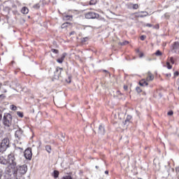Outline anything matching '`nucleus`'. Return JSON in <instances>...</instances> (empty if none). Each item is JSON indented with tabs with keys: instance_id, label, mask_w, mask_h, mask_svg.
Listing matches in <instances>:
<instances>
[{
	"instance_id": "39",
	"label": "nucleus",
	"mask_w": 179,
	"mask_h": 179,
	"mask_svg": "<svg viewBox=\"0 0 179 179\" xmlns=\"http://www.w3.org/2000/svg\"><path fill=\"white\" fill-rule=\"evenodd\" d=\"M139 57H140V58H142V57H143V52H141V53L139 54Z\"/></svg>"
},
{
	"instance_id": "4",
	"label": "nucleus",
	"mask_w": 179,
	"mask_h": 179,
	"mask_svg": "<svg viewBox=\"0 0 179 179\" xmlns=\"http://www.w3.org/2000/svg\"><path fill=\"white\" fill-rule=\"evenodd\" d=\"M17 173L20 174H26L27 173V165L24 164L22 166H17Z\"/></svg>"
},
{
	"instance_id": "7",
	"label": "nucleus",
	"mask_w": 179,
	"mask_h": 179,
	"mask_svg": "<svg viewBox=\"0 0 179 179\" xmlns=\"http://www.w3.org/2000/svg\"><path fill=\"white\" fill-rule=\"evenodd\" d=\"M172 52H175V54H179V43L175 42L172 46Z\"/></svg>"
},
{
	"instance_id": "15",
	"label": "nucleus",
	"mask_w": 179,
	"mask_h": 179,
	"mask_svg": "<svg viewBox=\"0 0 179 179\" xmlns=\"http://www.w3.org/2000/svg\"><path fill=\"white\" fill-rule=\"evenodd\" d=\"M21 12L23 15H27V13H29V8H27V7H23Z\"/></svg>"
},
{
	"instance_id": "1",
	"label": "nucleus",
	"mask_w": 179,
	"mask_h": 179,
	"mask_svg": "<svg viewBox=\"0 0 179 179\" xmlns=\"http://www.w3.org/2000/svg\"><path fill=\"white\" fill-rule=\"evenodd\" d=\"M3 124L6 129H9L12 126V115L9 113H6L3 115Z\"/></svg>"
},
{
	"instance_id": "14",
	"label": "nucleus",
	"mask_w": 179,
	"mask_h": 179,
	"mask_svg": "<svg viewBox=\"0 0 179 179\" xmlns=\"http://www.w3.org/2000/svg\"><path fill=\"white\" fill-rule=\"evenodd\" d=\"M140 86H148L149 85L147 82L146 80L143 79L139 82Z\"/></svg>"
},
{
	"instance_id": "23",
	"label": "nucleus",
	"mask_w": 179,
	"mask_h": 179,
	"mask_svg": "<svg viewBox=\"0 0 179 179\" xmlns=\"http://www.w3.org/2000/svg\"><path fill=\"white\" fill-rule=\"evenodd\" d=\"M66 57V53H63L62 57H60V59L64 61Z\"/></svg>"
},
{
	"instance_id": "38",
	"label": "nucleus",
	"mask_w": 179,
	"mask_h": 179,
	"mask_svg": "<svg viewBox=\"0 0 179 179\" xmlns=\"http://www.w3.org/2000/svg\"><path fill=\"white\" fill-rule=\"evenodd\" d=\"M86 38H83L82 40H81V41H82L83 43H85V41H86Z\"/></svg>"
},
{
	"instance_id": "43",
	"label": "nucleus",
	"mask_w": 179,
	"mask_h": 179,
	"mask_svg": "<svg viewBox=\"0 0 179 179\" xmlns=\"http://www.w3.org/2000/svg\"><path fill=\"white\" fill-rule=\"evenodd\" d=\"M2 177V171L0 170V178Z\"/></svg>"
},
{
	"instance_id": "5",
	"label": "nucleus",
	"mask_w": 179,
	"mask_h": 179,
	"mask_svg": "<svg viewBox=\"0 0 179 179\" xmlns=\"http://www.w3.org/2000/svg\"><path fill=\"white\" fill-rule=\"evenodd\" d=\"M24 156L25 159H27L28 160H31V157L33 156V153L31 152V148H27L25 150L24 152Z\"/></svg>"
},
{
	"instance_id": "24",
	"label": "nucleus",
	"mask_w": 179,
	"mask_h": 179,
	"mask_svg": "<svg viewBox=\"0 0 179 179\" xmlns=\"http://www.w3.org/2000/svg\"><path fill=\"white\" fill-rule=\"evenodd\" d=\"M166 66H167L168 69H171V68H173V66L171 65L169 62L166 63Z\"/></svg>"
},
{
	"instance_id": "55",
	"label": "nucleus",
	"mask_w": 179,
	"mask_h": 179,
	"mask_svg": "<svg viewBox=\"0 0 179 179\" xmlns=\"http://www.w3.org/2000/svg\"><path fill=\"white\" fill-rule=\"evenodd\" d=\"M0 127H1V123H0Z\"/></svg>"
},
{
	"instance_id": "37",
	"label": "nucleus",
	"mask_w": 179,
	"mask_h": 179,
	"mask_svg": "<svg viewBox=\"0 0 179 179\" xmlns=\"http://www.w3.org/2000/svg\"><path fill=\"white\" fill-rule=\"evenodd\" d=\"M168 115H173V111L171 110V111L168 112Z\"/></svg>"
},
{
	"instance_id": "31",
	"label": "nucleus",
	"mask_w": 179,
	"mask_h": 179,
	"mask_svg": "<svg viewBox=\"0 0 179 179\" xmlns=\"http://www.w3.org/2000/svg\"><path fill=\"white\" fill-rule=\"evenodd\" d=\"M2 136H3V131L0 130V139H2Z\"/></svg>"
},
{
	"instance_id": "22",
	"label": "nucleus",
	"mask_w": 179,
	"mask_h": 179,
	"mask_svg": "<svg viewBox=\"0 0 179 179\" xmlns=\"http://www.w3.org/2000/svg\"><path fill=\"white\" fill-rule=\"evenodd\" d=\"M155 55H157V57L162 56V52H160V50H157V52H155Z\"/></svg>"
},
{
	"instance_id": "46",
	"label": "nucleus",
	"mask_w": 179,
	"mask_h": 179,
	"mask_svg": "<svg viewBox=\"0 0 179 179\" xmlns=\"http://www.w3.org/2000/svg\"><path fill=\"white\" fill-rule=\"evenodd\" d=\"M105 174H108V171H106Z\"/></svg>"
},
{
	"instance_id": "12",
	"label": "nucleus",
	"mask_w": 179,
	"mask_h": 179,
	"mask_svg": "<svg viewBox=\"0 0 179 179\" xmlns=\"http://www.w3.org/2000/svg\"><path fill=\"white\" fill-rule=\"evenodd\" d=\"M0 164H3L4 166H6L8 164V159L3 156L0 157Z\"/></svg>"
},
{
	"instance_id": "47",
	"label": "nucleus",
	"mask_w": 179,
	"mask_h": 179,
	"mask_svg": "<svg viewBox=\"0 0 179 179\" xmlns=\"http://www.w3.org/2000/svg\"><path fill=\"white\" fill-rule=\"evenodd\" d=\"M166 76L168 77L171 76V74H166Z\"/></svg>"
},
{
	"instance_id": "51",
	"label": "nucleus",
	"mask_w": 179,
	"mask_h": 179,
	"mask_svg": "<svg viewBox=\"0 0 179 179\" xmlns=\"http://www.w3.org/2000/svg\"><path fill=\"white\" fill-rule=\"evenodd\" d=\"M4 93H6V90L4 91Z\"/></svg>"
},
{
	"instance_id": "13",
	"label": "nucleus",
	"mask_w": 179,
	"mask_h": 179,
	"mask_svg": "<svg viewBox=\"0 0 179 179\" xmlns=\"http://www.w3.org/2000/svg\"><path fill=\"white\" fill-rule=\"evenodd\" d=\"M148 76L147 77V79H146V80L148 82H149V80H153V79H155V76H153V75H152V73L148 72Z\"/></svg>"
},
{
	"instance_id": "21",
	"label": "nucleus",
	"mask_w": 179,
	"mask_h": 179,
	"mask_svg": "<svg viewBox=\"0 0 179 179\" xmlns=\"http://www.w3.org/2000/svg\"><path fill=\"white\" fill-rule=\"evenodd\" d=\"M17 115H18V117H20V118H23V113L22 112H17Z\"/></svg>"
},
{
	"instance_id": "36",
	"label": "nucleus",
	"mask_w": 179,
	"mask_h": 179,
	"mask_svg": "<svg viewBox=\"0 0 179 179\" xmlns=\"http://www.w3.org/2000/svg\"><path fill=\"white\" fill-rule=\"evenodd\" d=\"M178 75H179L178 71H176V72L174 73V76H178Z\"/></svg>"
},
{
	"instance_id": "19",
	"label": "nucleus",
	"mask_w": 179,
	"mask_h": 179,
	"mask_svg": "<svg viewBox=\"0 0 179 179\" xmlns=\"http://www.w3.org/2000/svg\"><path fill=\"white\" fill-rule=\"evenodd\" d=\"M45 150H46V151H47L48 153H51V146L47 145V146L45 147Z\"/></svg>"
},
{
	"instance_id": "29",
	"label": "nucleus",
	"mask_w": 179,
	"mask_h": 179,
	"mask_svg": "<svg viewBox=\"0 0 179 179\" xmlns=\"http://www.w3.org/2000/svg\"><path fill=\"white\" fill-rule=\"evenodd\" d=\"M140 38H141V40L142 41H143V40H145V38H146V36L143 35V36H141Z\"/></svg>"
},
{
	"instance_id": "9",
	"label": "nucleus",
	"mask_w": 179,
	"mask_h": 179,
	"mask_svg": "<svg viewBox=\"0 0 179 179\" xmlns=\"http://www.w3.org/2000/svg\"><path fill=\"white\" fill-rule=\"evenodd\" d=\"M15 136L17 139H21L22 136H23V131L19 129L15 131Z\"/></svg>"
},
{
	"instance_id": "26",
	"label": "nucleus",
	"mask_w": 179,
	"mask_h": 179,
	"mask_svg": "<svg viewBox=\"0 0 179 179\" xmlns=\"http://www.w3.org/2000/svg\"><path fill=\"white\" fill-rule=\"evenodd\" d=\"M90 5H96V0H91L90 1Z\"/></svg>"
},
{
	"instance_id": "17",
	"label": "nucleus",
	"mask_w": 179,
	"mask_h": 179,
	"mask_svg": "<svg viewBox=\"0 0 179 179\" xmlns=\"http://www.w3.org/2000/svg\"><path fill=\"white\" fill-rule=\"evenodd\" d=\"M131 118H132V117L131 115H127V120L124 121V125H127V122H129V120H131Z\"/></svg>"
},
{
	"instance_id": "42",
	"label": "nucleus",
	"mask_w": 179,
	"mask_h": 179,
	"mask_svg": "<svg viewBox=\"0 0 179 179\" xmlns=\"http://www.w3.org/2000/svg\"><path fill=\"white\" fill-rule=\"evenodd\" d=\"M72 34H75V31H71V32L70 33V36H72Z\"/></svg>"
},
{
	"instance_id": "48",
	"label": "nucleus",
	"mask_w": 179,
	"mask_h": 179,
	"mask_svg": "<svg viewBox=\"0 0 179 179\" xmlns=\"http://www.w3.org/2000/svg\"><path fill=\"white\" fill-rule=\"evenodd\" d=\"M0 114H2V110H1V109H0Z\"/></svg>"
},
{
	"instance_id": "33",
	"label": "nucleus",
	"mask_w": 179,
	"mask_h": 179,
	"mask_svg": "<svg viewBox=\"0 0 179 179\" xmlns=\"http://www.w3.org/2000/svg\"><path fill=\"white\" fill-rule=\"evenodd\" d=\"M66 82H67V83H71V76H69V79L66 80Z\"/></svg>"
},
{
	"instance_id": "35",
	"label": "nucleus",
	"mask_w": 179,
	"mask_h": 179,
	"mask_svg": "<svg viewBox=\"0 0 179 179\" xmlns=\"http://www.w3.org/2000/svg\"><path fill=\"white\" fill-rule=\"evenodd\" d=\"M145 26H146V27H152V25L151 24H149V23L146 24Z\"/></svg>"
},
{
	"instance_id": "32",
	"label": "nucleus",
	"mask_w": 179,
	"mask_h": 179,
	"mask_svg": "<svg viewBox=\"0 0 179 179\" xmlns=\"http://www.w3.org/2000/svg\"><path fill=\"white\" fill-rule=\"evenodd\" d=\"M52 52H55V54H58V50L55 49H52L51 50Z\"/></svg>"
},
{
	"instance_id": "18",
	"label": "nucleus",
	"mask_w": 179,
	"mask_h": 179,
	"mask_svg": "<svg viewBox=\"0 0 179 179\" xmlns=\"http://www.w3.org/2000/svg\"><path fill=\"white\" fill-rule=\"evenodd\" d=\"M10 110H12L13 111H16V110H17V107H16V106L15 105H11Z\"/></svg>"
},
{
	"instance_id": "8",
	"label": "nucleus",
	"mask_w": 179,
	"mask_h": 179,
	"mask_svg": "<svg viewBox=\"0 0 179 179\" xmlns=\"http://www.w3.org/2000/svg\"><path fill=\"white\" fill-rule=\"evenodd\" d=\"M136 17H146L149 15V13L146 11H141L140 13H134Z\"/></svg>"
},
{
	"instance_id": "49",
	"label": "nucleus",
	"mask_w": 179,
	"mask_h": 179,
	"mask_svg": "<svg viewBox=\"0 0 179 179\" xmlns=\"http://www.w3.org/2000/svg\"><path fill=\"white\" fill-rule=\"evenodd\" d=\"M95 167H96V169H99V166H96Z\"/></svg>"
},
{
	"instance_id": "10",
	"label": "nucleus",
	"mask_w": 179,
	"mask_h": 179,
	"mask_svg": "<svg viewBox=\"0 0 179 179\" xmlns=\"http://www.w3.org/2000/svg\"><path fill=\"white\" fill-rule=\"evenodd\" d=\"M62 71V68H57L56 71L55 72V77L54 78L56 80L59 79V73H61V71Z\"/></svg>"
},
{
	"instance_id": "50",
	"label": "nucleus",
	"mask_w": 179,
	"mask_h": 179,
	"mask_svg": "<svg viewBox=\"0 0 179 179\" xmlns=\"http://www.w3.org/2000/svg\"><path fill=\"white\" fill-rule=\"evenodd\" d=\"M104 72H107L108 73V72L107 71H106V70L104 71Z\"/></svg>"
},
{
	"instance_id": "2",
	"label": "nucleus",
	"mask_w": 179,
	"mask_h": 179,
	"mask_svg": "<svg viewBox=\"0 0 179 179\" xmlns=\"http://www.w3.org/2000/svg\"><path fill=\"white\" fill-rule=\"evenodd\" d=\"M8 162V164H9V167L11 169H15L16 168V162L15 161V155L13 154H9L8 155V157L6 159Z\"/></svg>"
},
{
	"instance_id": "25",
	"label": "nucleus",
	"mask_w": 179,
	"mask_h": 179,
	"mask_svg": "<svg viewBox=\"0 0 179 179\" xmlns=\"http://www.w3.org/2000/svg\"><path fill=\"white\" fill-rule=\"evenodd\" d=\"M119 44H120V45H127V44H128V41H124V42L120 43Z\"/></svg>"
},
{
	"instance_id": "3",
	"label": "nucleus",
	"mask_w": 179,
	"mask_h": 179,
	"mask_svg": "<svg viewBox=\"0 0 179 179\" xmlns=\"http://www.w3.org/2000/svg\"><path fill=\"white\" fill-rule=\"evenodd\" d=\"M9 148V138H5L0 145V152H5Z\"/></svg>"
},
{
	"instance_id": "20",
	"label": "nucleus",
	"mask_w": 179,
	"mask_h": 179,
	"mask_svg": "<svg viewBox=\"0 0 179 179\" xmlns=\"http://www.w3.org/2000/svg\"><path fill=\"white\" fill-rule=\"evenodd\" d=\"M71 24L69 22H66L62 25V29H64V27H68Z\"/></svg>"
},
{
	"instance_id": "28",
	"label": "nucleus",
	"mask_w": 179,
	"mask_h": 179,
	"mask_svg": "<svg viewBox=\"0 0 179 179\" xmlns=\"http://www.w3.org/2000/svg\"><path fill=\"white\" fill-rule=\"evenodd\" d=\"M138 8H139V6H138V4L133 5V9H138Z\"/></svg>"
},
{
	"instance_id": "30",
	"label": "nucleus",
	"mask_w": 179,
	"mask_h": 179,
	"mask_svg": "<svg viewBox=\"0 0 179 179\" xmlns=\"http://www.w3.org/2000/svg\"><path fill=\"white\" fill-rule=\"evenodd\" d=\"M57 62L59 64H62V62H64L63 60L61 59V58H59V59L57 60Z\"/></svg>"
},
{
	"instance_id": "16",
	"label": "nucleus",
	"mask_w": 179,
	"mask_h": 179,
	"mask_svg": "<svg viewBox=\"0 0 179 179\" xmlns=\"http://www.w3.org/2000/svg\"><path fill=\"white\" fill-rule=\"evenodd\" d=\"M59 175V172H58L57 171H54L53 177H55V178H58Z\"/></svg>"
},
{
	"instance_id": "27",
	"label": "nucleus",
	"mask_w": 179,
	"mask_h": 179,
	"mask_svg": "<svg viewBox=\"0 0 179 179\" xmlns=\"http://www.w3.org/2000/svg\"><path fill=\"white\" fill-rule=\"evenodd\" d=\"M136 90L137 93H141V92H142V90L139 87H137L136 88Z\"/></svg>"
},
{
	"instance_id": "45",
	"label": "nucleus",
	"mask_w": 179,
	"mask_h": 179,
	"mask_svg": "<svg viewBox=\"0 0 179 179\" xmlns=\"http://www.w3.org/2000/svg\"><path fill=\"white\" fill-rule=\"evenodd\" d=\"M176 171L179 172V166L176 168Z\"/></svg>"
},
{
	"instance_id": "44",
	"label": "nucleus",
	"mask_w": 179,
	"mask_h": 179,
	"mask_svg": "<svg viewBox=\"0 0 179 179\" xmlns=\"http://www.w3.org/2000/svg\"><path fill=\"white\" fill-rule=\"evenodd\" d=\"M62 141H64V139H65V136H64V135H62Z\"/></svg>"
},
{
	"instance_id": "34",
	"label": "nucleus",
	"mask_w": 179,
	"mask_h": 179,
	"mask_svg": "<svg viewBox=\"0 0 179 179\" xmlns=\"http://www.w3.org/2000/svg\"><path fill=\"white\" fill-rule=\"evenodd\" d=\"M170 62H171V64H174V59H173V57L170 58Z\"/></svg>"
},
{
	"instance_id": "11",
	"label": "nucleus",
	"mask_w": 179,
	"mask_h": 179,
	"mask_svg": "<svg viewBox=\"0 0 179 179\" xmlns=\"http://www.w3.org/2000/svg\"><path fill=\"white\" fill-rule=\"evenodd\" d=\"M98 134H99V135H104V134H106V130L104 129V126L103 124L99 125Z\"/></svg>"
},
{
	"instance_id": "52",
	"label": "nucleus",
	"mask_w": 179,
	"mask_h": 179,
	"mask_svg": "<svg viewBox=\"0 0 179 179\" xmlns=\"http://www.w3.org/2000/svg\"><path fill=\"white\" fill-rule=\"evenodd\" d=\"M2 96H3V95H0V97H2Z\"/></svg>"
},
{
	"instance_id": "54",
	"label": "nucleus",
	"mask_w": 179,
	"mask_h": 179,
	"mask_svg": "<svg viewBox=\"0 0 179 179\" xmlns=\"http://www.w3.org/2000/svg\"><path fill=\"white\" fill-rule=\"evenodd\" d=\"M178 83H179V79H178Z\"/></svg>"
},
{
	"instance_id": "6",
	"label": "nucleus",
	"mask_w": 179,
	"mask_h": 179,
	"mask_svg": "<svg viewBox=\"0 0 179 179\" xmlns=\"http://www.w3.org/2000/svg\"><path fill=\"white\" fill-rule=\"evenodd\" d=\"M99 14L93 12H89L85 14L86 19H97Z\"/></svg>"
},
{
	"instance_id": "40",
	"label": "nucleus",
	"mask_w": 179,
	"mask_h": 179,
	"mask_svg": "<svg viewBox=\"0 0 179 179\" xmlns=\"http://www.w3.org/2000/svg\"><path fill=\"white\" fill-rule=\"evenodd\" d=\"M124 90H128V86L124 85Z\"/></svg>"
},
{
	"instance_id": "53",
	"label": "nucleus",
	"mask_w": 179,
	"mask_h": 179,
	"mask_svg": "<svg viewBox=\"0 0 179 179\" xmlns=\"http://www.w3.org/2000/svg\"><path fill=\"white\" fill-rule=\"evenodd\" d=\"M57 106H59V103H57Z\"/></svg>"
},
{
	"instance_id": "41",
	"label": "nucleus",
	"mask_w": 179,
	"mask_h": 179,
	"mask_svg": "<svg viewBox=\"0 0 179 179\" xmlns=\"http://www.w3.org/2000/svg\"><path fill=\"white\" fill-rule=\"evenodd\" d=\"M34 8H35V9H37L38 8H40V6H38V5L34 6Z\"/></svg>"
}]
</instances>
